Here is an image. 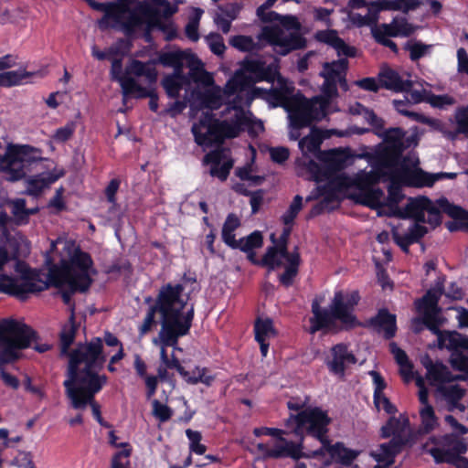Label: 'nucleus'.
<instances>
[{
    "label": "nucleus",
    "mask_w": 468,
    "mask_h": 468,
    "mask_svg": "<svg viewBox=\"0 0 468 468\" xmlns=\"http://www.w3.org/2000/svg\"><path fill=\"white\" fill-rule=\"evenodd\" d=\"M327 173L324 177H330L327 190L337 201L341 194L349 190H357L356 201L371 208L378 209V215L413 218L418 221L429 222L432 227L441 223V207L426 197L409 198L404 207L399 204L405 197L401 186L416 187H431L437 181L454 179L456 173H428L420 170L412 175L407 171H399L394 165L392 173H387L384 167H371L370 171L360 170L354 176L342 172L346 167V158L336 152L325 154Z\"/></svg>",
    "instance_id": "1"
},
{
    "label": "nucleus",
    "mask_w": 468,
    "mask_h": 468,
    "mask_svg": "<svg viewBox=\"0 0 468 468\" xmlns=\"http://www.w3.org/2000/svg\"><path fill=\"white\" fill-rule=\"evenodd\" d=\"M279 60L275 58L265 59L262 58L246 59L242 68L236 71L234 76L228 80L224 89L215 85L213 76L203 69L197 70L192 79L198 83L189 95L188 102L190 107V118H195L199 110L208 111L218 109L225 97L235 95L232 105H229L225 111V117L228 116L229 109L239 105L240 109L244 106H250L255 98L253 90L257 88H251L259 81H268L274 84L275 77L278 74Z\"/></svg>",
    "instance_id": "2"
},
{
    "label": "nucleus",
    "mask_w": 468,
    "mask_h": 468,
    "mask_svg": "<svg viewBox=\"0 0 468 468\" xmlns=\"http://www.w3.org/2000/svg\"><path fill=\"white\" fill-rule=\"evenodd\" d=\"M102 346V341L98 337L90 343L79 345L69 354L67 378L63 386L72 409L83 410L90 406L96 420L109 428L110 425L101 418V406L95 400V395L108 382L107 376L99 373L105 363Z\"/></svg>",
    "instance_id": "3"
},
{
    "label": "nucleus",
    "mask_w": 468,
    "mask_h": 468,
    "mask_svg": "<svg viewBox=\"0 0 468 468\" xmlns=\"http://www.w3.org/2000/svg\"><path fill=\"white\" fill-rule=\"evenodd\" d=\"M275 86L270 90L256 88L254 96H261L271 107H282L288 113L290 121L291 140L300 137L299 130L309 126L314 121H320L338 109H328V103L321 97L306 99L301 93H295L293 83L282 78L278 72L274 80Z\"/></svg>",
    "instance_id": "4"
},
{
    "label": "nucleus",
    "mask_w": 468,
    "mask_h": 468,
    "mask_svg": "<svg viewBox=\"0 0 468 468\" xmlns=\"http://www.w3.org/2000/svg\"><path fill=\"white\" fill-rule=\"evenodd\" d=\"M329 422L330 419L325 411L319 408H308L298 416H292L288 420L287 425L288 427L292 425V431L298 435L307 432L319 441L320 446L312 452V457L324 455L327 452L332 459L348 466L360 454V451L346 448L341 442L331 445L325 435Z\"/></svg>",
    "instance_id": "5"
},
{
    "label": "nucleus",
    "mask_w": 468,
    "mask_h": 468,
    "mask_svg": "<svg viewBox=\"0 0 468 468\" xmlns=\"http://www.w3.org/2000/svg\"><path fill=\"white\" fill-rule=\"evenodd\" d=\"M194 119L191 133L195 143L203 148H208L214 144H222L225 139L239 136L250 122L246 112L239 105L229 109L228 116L221 121L215 119L214 114L208 111H203Z\"/></svg>",
    "instance_id": "6"
},
{
    "label": "nucleus",
    "mask_w": 468,
    "mask_h": 468,
    "mask_svg": "<svg viewBox=\"0 0 468 468\" xmlns=\"http://www.w3.org/2000/svg\"><path fill=\"white\" fill-rule=\"evenodd\" d=\"M69 259L61 261V268L54 273L55 285L66 304H70L75 292H85L91 283V274L95 271L90 255L80 251L72 242H63Z\"/></svg>",
    "instance_id": "7"
},
{
    "label": "nucleus",
    "mask_w": 468,
    "mask_h": 468,
    "mask_svg": "<svg viewBox=\"0 0 468 468\" xmlns=\"http://www.w3.org/2000/svg\"><path fill=\"white\" fill-rule=\"evenodd\" d=\"M94 10L104 13L98 21L100 29L118 28L126 35L136 31L142 25L144 17L151 16V9L145 3L134 0H122L113 3H99L95 0H85Z\"/></svg>",
    "instance_id": "8"
},
{
    "label": "nucleus",
    "mask_w": 468,
    "mask_h": 468,
    "mask_svg": "<svg viewBox=\"0 0 468 468\" xmlns=\"http://www.w3.org/2000/svg\"><path fill=\"white\" fill-rule=\"evenodd\" d=\"M34 340L35 332L26 324L13 319L0 322V377L6 386L16 389L19 380L5 372L3 366L18 359L20 351L30 346Z\"/></svg>",
    "instance_id": "9"
},
{
    "label": "nucleus",
    "mask_w": 468,
    "mask_h": 468,
    "mask_svg": "<svg viewBox=\"0 0 468 468\" xmlns=\"http://www.w3.org/2000/svg\"><path fill=\"white\" fill-rule=\"evenodd\" d=\"M359 299L356 291H337L334 294L329 309L321 308L320 302L317 299L314 300L312 303L313 316L309 319L310 334L323 329H331L335 325L336 321L346 326L354 325L356 324L354 309Z\"/></svg>",
    "instance_id": "10"
},
{
    "label": "nucleus",
    "mask_w": 468,
    "mask_h": 468,
    "mask_svg": "<svg viewBox=\"0 0 468 468\" xmlns=\"http://www.w3.org/2000/svg\"><path fill=\"white\" fill-rule=\"evenodd\" d=\"M176 296L174 292L166 290L163 292L159 302V307L165 315V321L158 335L153 339V345L160 348L162 364L168 362L169 356L166 353V347H175L177 345L178 338L188 333L194 316V306L191 304L186 311V319L181 321L178 318L176 311L181 306L183 301L179 299L178 302L174 303L173 308L169 305L170 297Z\"/></svg>",
    "instance_id": "11"
},
{
    "label": "nucleus",
    "mask_w": 468,
    "mask_h": 468,
    "mask_svg": "<svg viewBox=\"0 0 468 468\" xmlns=\"http://www.w3.org/2000/svg\"><path fill=\"white\" fill-rule=\"evenodd\" d=\"M323 139L324 137L322 135V133L319 130L313 128L307 136L302 138L299 141V148L301 149L303 154H316L317 153H319L318 158L322 162V164L319 165L316 162L311 160L308 163V170L311 172L312 177L314 181L318 183L324 182V185H320L318 187L320 195L324 197L319 205L321 210L333 208V206L329 207V203L335 202V198H334L330 195V191L327 190V186L329 185L331 178L329 176H323L324 174L327 173L328 171L327 163L324 158V155L325 154L329 153V151L320 152V146L323 142ZM330 152H336L343 154V156H345L346 158V164L347 163V156L343 152L336 149L330 150Z\"/></svg>",
    "instance_id": "12"
},
{
    "label": "nucleus",
    "mask_w": 468,
    "mask_h": 468,
    "mask_svg": "<svg viewBox=\"0 0 468 468\" xmlns=\"http://www.w3.org/2000/svg\"><path fill=\"white\" fill-rule=\"evenodd\" d=\"M382 437L392 439L385 443L378 445L371 451L370 455L378 463L391 466L395 463V457L400 452L404 444L410 440V422L403 416L399 418H390L388 423L381 429Z\"/></svg>",
    "instance_id": "13"
},
{
    "label": "nucleus",
    "mask_w": 468,
    "mask_h": 468,
    "mask_svg": "<svg viewBox=\"0 0 468 468\" xmlns=\"http://www.w3.org/2000/svg\"><path fill=\"white\" fill-rule=\"evenodd\" d=\"M41 150L27 144L8 145L0 157V171L9 181L20 180L26 175V165L41 160Z\"/></svg>",
    "instance_id": "14"
},
{
    "label": "nucleus",
    "mask_w": 468,
    "mask_h": 468,
    "mask_svg": "<svg viewBox=\"0 0 468 468\" xmlns=\"http://www.w3.org/2000/svg\"><path fill=\"white\" fill-rule=\"evenodd\" d=\"M405 133L400 128H392L385 133L387 145L374 154H361L358 157L367 158L371 167H384L387 173H392L394 165H398L399 154L408 144L404 142Z\"/></svg>",
    "instance_id": "15"
},
{
    "label": "nucleus",
    "mask_w": 468,
    "mask_h": 468,
    "mask_svg": "<svg viewBox=\"0 0 468 468\" xmlns=\"http://www.w3.org/2000/svg\"><path fill=\"white\" fill-rule=\"evenodd\" d=\"M303 432L299 435L301 440L298 441H290L285 438L286 434H279L274 439H271L267 442L257 444V450L265 458L285 459L290 458L298 461L301 458L312 457V452L305 450L303 439ZM298 436V434H296Z\"/></svg>",
    "instance_id": "16"
},
{
    "label": "nucleus",
    "mask_w": 468,
    "mask_h": 468,
    "mask_svg": "<svg viewBox=\"0 0 468 468\" xmlns=\"http://www.w3.org/2000/svg\"><path fill=\"white\" fill-rule=\"evenodd\" d=\"M8 261V252L5 247L1 246L0 270ZM46 288V282L31 275H24L20 278H12L7 275H2L0 277V292L15 295L21 300L26 299L28 293L41 292Z\"/></svg>",
    "instance_id": "17"
},
{
    "label": "nucleus",
    "mask_w": 468,
    "mask_h": 468,
    "mask_svg": "<svg viewBox=\"0 0 468 468\" xmlns=\"http://www.w3.org/2000/svg\"><path fill=\"white\" fill-rule=\"evenodd\" d=\"M346 58H340L338 60L325 63L320 75L324 79V84L322 85V95L323 101L328 103V109H337L333 104V99L337 96V84H339L344 90L347 89L346 81V71L347 69Z\"/></svg>",
    "instance_id": "18"
},
{
    "label": "nucleus",
    "mask_w": 468,
    "mask_h": 468,
    "mask_svg": "<svg viewBox=\"0 0 468 468\" xmlns=\"http://www.w3.org/2000/svg\"><path fill=\"white\" fill-rule=\"evenodd\" d=\"M427 368V378L431 385H439V392L448 400L450 404L456 407L457 402L464 395V389L459 385L451 384L443 385L444 383L451 382L457 379L459 377H454L449 371V368L441 363H430L425 365Z\"/></svg>",
    "instance_id": "19"
},
{
    "label": "nucleus",
    "mask_w": 468,
    "mask_h": 468,
    "mask_svg": "<svg viewBox=\"0 0 468 468\" xmlns=\"http://www.w3.org/2000/svg\"><path fill=\"white\" fill-rule=\"evenodd\" d=\"M166 290L170 291V292H174V294L176 295V297H170V299H169V303H170L169 305H171L172 308H173L174 303L178 302L179 299H181L183 301L181 306L176 311V315L178 316V318L181 321H185L186 319V311L191 305V304L187 303L188 295L184 292V287L181 284L168 283L160 289L155 304L149 309V311L144 320V323L140 327L141 335H145L151 329L153 324H155L154 314L156 312H158L161 314V328H163L165 315H164L161 308L159 307V302H160L161 295H162L163 292H165Z\"/></svg>",
    "instance_id": "20"
},
{
    "label": "nucleus",
    "mask_w": 468,
    "mask_h": 468,
    "mask_svg": "<svg viewBox=\"0 0 468 468\" xmlns=\"http://www.w3.org/2000/svg\"><path fill=\"white\" fill-rule=\"evenodd\" d=\"M260 40L263 45L269 44L273 50L282 56L292 50L300 48L303 45V38L298 33L285 30L279 27H266L260 34Z\"/></svg>",
    "instance_id": "21"
},
{
    "label": "nucleus",
    "mask_w": 468,
    "mask_h": 468,
    "mask_svg": "<svg viewBox=\"0 0 468 468\" xmlns=\"http://www.w3.org/2000/svg\"><path fill=\"white\" fill-rule=\"evenodd\" d=\"M441 294L442 285L438 284L436 287L429 290L421 299L416 302V308L422 314L423 323L438 337L440 334H444V332L439 329L440 309L438 302Z\"/></svg>",
    "instance_id": "22"
},
{
    "label": "nucleus",
    "mask_w": 468,
    "mask_h": 468,
    "mask_svg": "<svg viewBox=\"0 0 468 468\" xmlns=\"http://www.w3.org/2000/svg\"><path fill=\"white\" fill-rule=\"evenodd\" d=\"M152 4L154 7L145 4L151 9V16L144 17L142 25L138 26L136 30L145 28L150 31L153 28H159L170 34L173 31L171 23H163L161 16L169 18L177 11V7L172 5L167 0H153Z\"/></svg>",
    "instance_id": "23"
},
{
    "label": "nucleus",
    "mask_w": 468,
    "mask_h": 468,
    "mask_svg": "<svg viewBox=\"0 0 468 468\" xmlns=\"http://www.w3.org/2000/svg\"><path fill=\"white\" fill-rule=\"evenodd\" d=\"M160 61L164 66L174 68V73L183 72V68L188 67L191 80L195 77V73L203 68L201 61L194 54L186 51L165 53L160 57Z\"/></svg>",
    "instance_id": "24"
},
{
    "label": "nucleus",
    "mask_w": 468,
    "mask_h": 468,
    "mask_svg": "<svg viewBox=\"0 0 468 468\" xmlns=\"http://www.w3.org/2000/svg\"><path fill=\"white\" fill-rule=\"evenodd\" d=\"M467 447L457 439L446 436L442 441L428 450L437 463L455 462L456 457L464 453Z\"/></svg>",
    "instance_id": "25"
},
{
    "label": "nucleus",
    "mask_w": 468,
    "mask_h": 468,
    "mask_svg": "<svg viewBox=\"0 0 468 468\" xmlns=\"http://www.w3.org/2000/svg\"><path fill=\"white\" fill-rule=\"evenodd\" d=\"M111 78L120 83L123 98L129 95H135L140 98L149 96L148 90L142 87L134 78L122 75V61L121 58L112 59Z\"/></svg>",
    "instance_id": "26"
},
{
    "label": "nucleus",
    "mask_w": 468,
    "mask_h": 468,
    "mask_svg": "<svg viewBox=\"0 0 468 468\" xmlns=\"http://www.w3.org/2000/svg\"><path fill=\"white\" fill-rule=\"evenodd\" d=\"M14 61L10 56H5L0 58V86L11 87L30 82L32 76L36 75V72L26 71L25 69L9 70L5 69L11 68L14 65Z\"/></svg>",
    "instance_id": "27"
},
{
    "label": "nucleus",
    "mask_w": 468,
    "mask_h": 468,
    "mask_svg": "<svg viewBox=\"0 0 468 468\" xmlns=\"http://www.w3.org/2000/svg\"><path fill=\"white\" fill-rule=\"evenodd\" d=\"M356 362L355 356L347 346L338 344L331 348V356L327 358L326 365L333 374L343 377L345 370Z\"/></svg>",
    "instance_id": "28"
},
{
    "label": "nucleus",
    "mask_w": 468,
    "mask_h": 468,
    "mask_svg": "<svg viewBox=\"0 0 468 468\" xmlns=\"http://www.w3.org/2000/svg\"><path fill=\"white\" fill-rule=\"evenodd\" d=\"M63 176L64 170L62 168H55L53 171L30 176L26 181V193L37 197Z\"/></svg>",
    "instance_id": "29"
},
{
    "label": "nucleus",
    "mask_w": 468,
    "mask_h": 468,
    "mask_svg": "<svg viewBox=\"0 0 468 468\" xmlns=\"http://www.w3.org/2000/svg\"><path fill=\"white\" fill-rule=\"evenodd\" d=\"M369 375L372 377L374 388V403L376 408L380 410H385L388 414H393L396 412V407L389 401L385 396L384 389L386 388V383L384 378L377 371H370Z\"/></svg>",
    "instance_id": "30"
},
{
    "label": "nucleus",
    "mask_w": 468,
    "mask_h": 468,
    "mask_svg": "<svg viewBox=\"0 0 468 468\" xmlns=\"http://www.w3.org/2000/svg\"><path fill=\"white\" fill-rule=\"evenodd\" d=\"M386 10L383 6L381 0L371 1L368 5V12L366 14H360L356 12H351L349 14L350 21L357 27H378L377 22L378 20V14Z\"/></svg>",
    "instance_id": "31"
},
{
    "label": "nucleus",
    "mask_w": 468,
    "mask_h": 468,
    "mask_svg": "<svg viewBox=\"0 0 468 468\" xmlns=\"http://www.w3.org/2000/svg\"><path fill=\"white\" fill-rule=\"evenodd\" d=\"M316 38L320 42L333 47L338 56L354 57L356 55V49L353 47L346 45L344 40L338 37L335 30L319 31L316 34Z\"/></svg>",
    "instance_id": "32"
},
{
    "label": "nucleus",
    "mask_w": 468,
    "mask_h": 468,
    "mask_svg": "<svg viewBox=\"0 0 468 468\" xmlns=\"http://www.w3.org/2000/svg\"><path fill=\"white\" fill-rule=\"evenodd\" d=\"M378 81L381 87L394 91L409 90L412 87V81L403 80L398 72L390 69L382 70L379 73Z\"/></svg>",
    "instance_id": "33"
},
{
    "label": "nucleus",
    "mask_w": 468,
    "mask_h": 468,
    "mask_svg": "<svg viewBox=\"0 0 468 468\" xmlns=\"http://www.w3.org/2000/svg\"><path fill=\"white\" fill-rule=\"evenodd\" d=\"M222 156V151H212L205 155L204 163L211 164L210 175L212 176H217L224 181L227 179L233 163L231 161H225L221 165Z\"/></svg>",
    "instance_id": "34"
},
{
    "label": "nucleus",
    "mask_w": 468,
    "mask_h": 468,
    "mask_svg": "<svg viewBox=\"0 0 468 468\" xmlns=\"http://www.w3.org/2000/svg\"><path fill=\"white\" fill-rule=\"evenodd\" d=\"M371 324L378 333H383L387 339L395 335L396 316L386 310L379 311L378 315L371 320Z\"/></svg>",
    "instance_id": "35"
},
{
    "label": "nucleus",
    "mask_w": 468,
    "mask_h": 468,
    "mask_svg": "<svg viewBox=\"0 0 468 468\" xmlns=\"http://www.w3.org/2000/svg\"><path fill=\"white\" fill-rule=\"evenodd\" d=\"M291 254L292 253L287 251V248L284 247V244H274L268 248L262 259V264L268 266L270 270H274L275 268L281 267L283 261H286L288 263V256H291Z\"/></svg>",
    "instance_id": "36"
},
{
    "label": "nucleus",
    "mask_w": 468,
    "mask_h": 468,
    "mask_svg": "<svg viewBox=\"0 0 468 468\" xmlns=\"http://www.w3.org/2000/svg\"><path fill=\"white\" fill-rule=\"evenodd\" d=\"M393 105L398 112L410 118L413 121L421 123H427L432 127H438L440 124L439 122L435 119L425 117L418 112L411 111L410 108L412 105L410 103L409 98H406L405 100H394Z\"/></svg>",
    "instance_id": "37"
},
{
    "label": "nucleus",
    "mask_w": 468,
    "mask_h": 468,
    "mask_svg": "<svg viewBox=\"0 0 468 468\" xmlns=\"http://www.w3.org/2000/svg\"><path fill=\"white\" fill-rule=\"evenodd\" d=\"M439 347L449 350H468V337L457 332H444L439 335Z\"/></svg>",
    "instance_id": "38"
},
{
    "label": "nucleus",
    "mask_w": 468,
    "mask_h": 468,
    "mask_svg": "<svg viewBox=\"0 0 468 468\" xmlns=\"http://www.w3.org/2000/svg\"><path fill=\"white\" fill-rule=\"evenodd\" d=\"M163 86L169 97L176 98L183 89L186 90L189 86V78L183 72L173 73L164 79Z\"/></svg>",
    "instance_id": "39"
},
{
    "label": "nucleus",
    "mask_w": 468,
    "mask_h": 468,
    "mask_svg": "<svg viewBox=\"0 0 468 468\" xmlns=\"http://www.w3.org/2000/svg\"><path fill=\"white\" fill-rule=\"evenodd\" d=\"M14 220L18 225L27 224L30 215L37 212V207L27 208L24 198H16L8 202Z\"/></svg>",
    "instance_id": "40"
},
{
    "label": "nucleus",
    "mask_w": 468,
    "mask_h": 468,
    "mask_svg": "<svg viewBox=\"0 0 468 468\" xmlns=\"http://www.w3.org/2000/svg\"><path fill=\"white\" fill-rule=\"evenodd\" d=\"M382 31L388 36L408 37L414 32V27L406 18L396 17L388 24H381Z\"/></svg>",
    "instance_id": "41"
},
{
    "label": "nucleus",
    "mask_w": 468,
    "mask_h": 468,
    "mask_svg": "<svg viewBox=\"0 0 468 468\" xmlns=\"http://www.w3.org/2000/svg\"><path fill=\"white\" fill-rule=\"evenodd\" d=\"M127 73L135 77H144L149 84L156 81L157 73L155 69L148 64L139 60H133L127 68Z\"/></svg>",
    "instance_id": "42"
},
{
    "label": "nucleus",
    "mask_w": 468,
    "mask_h": 468,
    "mask_svg": "<svg viewBox=\"0 0 468 468\" xmlns=\"http://www.w3.org/2000/svg\"><path fill=\"white\" fill-rule=\"evenodd\" d=\"M391 353L397 363L400 367V374L406 381H410L413 377L412 365L410 362L407 354L397 346L396 344H390Z\"/></svg>",
    "instance_id": "43"
},
{
    "label": "nucleus",
    "mask_w": 468,
    "mask_h": 468,
    "mask_svg": "<svg viewBox=\"0 0 468 468\" xmlns=\"http://www.w3.org/2000/svg\"><path fill=\"white\" fill-rule=\"evenodd\" d=\"M77 331V325L74 322V312L73 306H71V314L68 324H66L61 332H60V342H61V355H66L68 353L69 347L73 343L75 339V335Z\"/></svg>",
    "instance_id": "44"
},
{
    "label": "nucleus",
    "mask_w": 468,
    "mask_h": 468,
    "mask_svg": "<svg viewBox=\"0 0 468 468\" xmlns=\"http://www.w3.org/2000/svg\"><path fill=\"white\" fill-rule=\"evenodd\" d=\"M240 221L234 214H229L222 227V239L223 241L233 248L236 246L237 239H235L234 231L239 227Z\"/></svg>",
    "instance_id": "45"
},
{
    "label": "nucleus",
    "mask_w": 468,
    "mask_h": 468,
    "mask_svg": "<svg viewBox=\"0 0 468 468\" xmlns=\"http://www.w3.org/2000/svg\"><path fill=\"white\" fill-rule=\"evenodd\" d=\"M300 264V255L298 252H292L291 256H288V263L285 267V271L280 276V282L286 287L292 285L293 278L298 272V267Z\"/></svg>",
    "instance_id": "46"
},
{
    "label": "nucleus",
    "mask_w": 468,
    "mask_h": 468,
    "mask_svg": "<svg viewBox=\"0 0 468 468\" xmlns=\"http://www.w3.org/2000/svg\"><path fill=\"white\" fill-rule=\"evenodd\" d=\"M424 0H381L386 10L408 13L417 9Z\"/></svg>",
    "instance_id": "47"
},
{
    "label": "nucleus",
    "mask_w": 468,
    "mask_h": 468,
    "mask_svg": "<svg viewBox=\"0 0 468 468\" xmlns=\"http://www.w3.org/2000/svg\"><path fill=\"white\" fill-rule=\"evenodd\" d=\"M420 418V431L429 433L438 425V419L435 416L432 406L420 407L419 410Z\"/></svg>",
    "instance_id": "48"
},
{
    "label": "nucleus",
    "mask_w": 468,
    "mask_h": 468,
    "mask_svg": "<svg viewBox=\"0 0 468 468\" xmlns=\"http://www.w3.org/2000/svg\"><path fill=\"white\" fill-rule=\"evenodd\" d=\"M230 44L241 51L254 52L263 46V40H260V36L257 41H254L251 37L236 36L230 40Z\"/></svg>",
    "instance_id": "49"
},
{
    "label": "nucleus",
    "mask_w": 468,
    "mask_h": 468,
    "mask_svg": "<svg viewBox=\"0 0 468 468\" xmlns=\"http://www.w3.org/2000/svg\"><path fill=\"white\" fill-rule=\"evenodd\" d=\"M254 331L257 341L269 340L276 335L272 321L269 318L258 319L255 323Z\"/></svg>",
    "instance_id": "50"
},
{
    "label": "nucleus",
    "mask_w": 468,
    "mask_h": 468,
    "mask_svg": "<svg viewBox=\"0 0 468 468\" xmlns=\"http://www.w3.org/2000/svg\"><path fill=\"white\" fill-rule=\"evenodd\" d=\"M206 367H195L191 371L186 370V375L182 376L183 378L189 384L203 383L207 386H210L214 380V377L207 374Z\"/></svg>",
    "instance_id": "51"
},
{
    "label": "nucleus",
    "mask_w": 468,
    "mask_h": 468,
    "mask_svg": "<svg viewBox=\"0 0 468 468\" xmlns=\"http://www.w3.org/2000/svg\"><path fill=\"white\" fill-rule=\"evenodd\" d=\"M262 245V236L261 232L254 231L246 238L237 239L236 246L232 249H239L242 251L249 252L255 248H260Z\"/></svg>",
    "instance_id": "52"
},
{
    "label": "nucleus",
    "mask_w": 468,
    "mask_h": 468,
    "mask_svg": "<svg viewBox=\"0 0 468 468\" xmlns=\"http://www.w3.org/2000/svg\"><path fill=\"white\" fill-rule=\"evenodd\" d=\"M432 46L426 45L420 41L410 40L406 43L405 49L409 51L411 60L416 61L431 52Z\"/></svg>",
    "instance_id": "53"
},
{
    "label": "nucleus",
    "mask_w": 468,
    "mask_h": 468,
    "mask_svg": "<svg viewBox=\"0 0 468 468\" xmlns=\"http://www.w3.org/2000/svg\"><path fill=\"white\" fill-rule=\"evenodd\" d=\"M193 12L194 14L186 27V34L192 41H197L199 38L198 25L204 11L200 8H194Z\"/></svg>",
    "instance_id": "54"
},
{
    "label": "nucleus",
    "mask_w": 468,
    "mask_h": 468,
    "mask_svg": "<svg viewBox=\"0 0 468 468\" xmlns=\"http://www.w3.org/2000/svg\"><path fill=\"white\" fill-rule=\"evenodd\" d=\"M186 435L189 440V448L191 452L202 455L205 453L207 448L204 444L201 443L202 435L199 431H193L187 429L186 431Z\"/></svg>",
    "instance_id": "55"
},
{
    "label": "nucleus",
    "mask_w": 468,
    "mask_h": 468,
    "mask_svg": "<svg viewBox=\"0 0 468 468\" xmlns=\"http://www.w3.org/2000/svg\"><path fill=\"white\" fill-rule=\"evenodd\" d=\"M277 1L278 0H266L257 8L256 15L262 22H272L273 17L279 16L278 13L269 10Z\"/></svg>",
    "instance_id": "56"
},
{
    "label": "nucleus",
    "mask_w": 468,
    "mask_h": 468,
    "mask_svg": "<svg viewBox=\"0 0 468 468\" xmlns=\"http://www.w3.org/2000/svg\"><path fill=\"white\" fill-rule=\"evenodd\" d=\"M303 206V198L301 196L297 195L294 197L292 202L291 203L289 208L282 216V221L285 225H290L292 223L297 214L301 210Z\"/></svg>",
    "instance_id": "57"
},
{
    "label": "nucleus",
    "mask_w": 468,
    "mask_h": 468,
    "mask_svg": "<svg viewBox=\"0 0 468 468\" xmlns=\"http://www.w3.org/2000/svg\"><path fill=\"white\" fill-rule=\"evenodd\" d=\"M152 405L153 415L161 422H165L172 417L173 411L167 405L161 403L157 399H154Z\"/></svg>",
    "instance_id": "58"
},
{
    "label": "nucleus",
    "mask_w": 468,
    "mask_h": 468,
    "mask_svg": "<svg viewBox=\"0 0 468 468\" xmlns=\"http://www.w3.org/2000/svg\"><path fill=\"white\" fill-rule=\"evenodd\" d=\"M131 453L132 449H123L116 452L112 458L111 468H130Z\"/></svg>",
    "instance_id": "59"
},
{
    "label": "nucleus",
    "mask_w": 468,
    "mask_h": 468,
    "mask_svg": "<svg viewBox=\"0 0 468 468\" xmlns=\"http://www.w3.org/2000/svg\"><path fill=\"white\" fill-rule=\"evenodd\" d=\"M401 154H399V161L398 163L399 171H407L409 175H412L419 170L412 171L411 169L417 166L418 158L413 154H410L404 157H401Z\"/></svg>",
    "instance_id": "60"
},
{
    "label": "nucleus",
    "mask_w": 468,
    "mask_h": 468,
    "mask_svg": "<svg viewBox=\"0 0 468 468\" xmlns=\"http://www.w3.org/2000/svg\"><path fill=\"white\" fill-rule=\"evenodd\" d=\"M382 27L379 25L378 27H372V34L376 40L382 44L385 47H388L393 51H397V45L394 41H392L389 37L391 36H388L386 34V32L382 31Z\"/></svg>",
    "instance_id": "61"
},
{
    "label": "nucleus",
    "mask_w": 468,
    "mask_h": 468,
    "mask_svg": "<svg viewBox=\"0 0 468 468\" xmlns=\"http://www.w3.org/2000/svg\"><path fill=\"white\" fill-rule=\"evenodd\" d=\"M428 102L433 107L444 108L446 106L453 105L455 103V100L448 94L434 95L430 93V96H428Z\"/></svg>",
    "instance_id": "62"
},
{
    "label": "nucleus",
    "mask_w": 468,
    "mask_h": 468,
    "mask_svg": "<svg viewBox=\"0 0 468 468\" xmlns=\"http://www.w3.org/2000/svg\"><path fill=\"white\" fill-rule=\"evenodd\" d=\"M75 131V125L73 122H69L66 125L56 130L53 140L58 143H64L68 141Z\"/></svg>",
    "instance_id": "63"
},
{
    "label": "nucleus",
    "mask_w": 468,
    "mask_h": 468,
    "mask_svg": "<svg viewBox=\"0 0 468 468\" xmlns=\"http://www.w3.org/2000/svg\"><path fill=\"white\" fill-rule=\"evenodd\" d=\"M457 133L468 134V108L459 109L456 112Z\"/></svg>",
    "instance_id": "64"
}]
</instances>
